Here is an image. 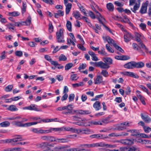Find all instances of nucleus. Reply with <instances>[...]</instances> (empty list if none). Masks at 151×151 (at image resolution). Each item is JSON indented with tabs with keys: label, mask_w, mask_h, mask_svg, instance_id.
Instances as JSON below:
<instances>
[{
	"label": "nucleus",
	"mask_w": 151,
	"mask_h": 151,
	"mask_svg": "<svg viewBox=\"0 0 151 151\" xmlns=\"http://www.w3.org/2000/svg\"><path fill=\"white\" fill-rule=\"evenodd\" d=\"M65 131H70L73 133L82 134H89L91 133V131L88 128L83 129H77L73 127H65Z\"/></svg>",
	"instance_id": "f257e3e1"
},
{
	"label": "nucleus",
	"mask_w": 151,
	"mask_h": 151,
	"mask_svg": "<svg viewBox=\"0 0 151 151\" xmlns=\"http://www.w3.org/2000/svg\"><path fill=\"white\" fill-rule=\"evenodd\" d=\"M56 38L57 42L58 43H63L65 42L63 29H60L56 32Z\"/></svg>",
	"instance_id": "f03ea898"
},
{
	"label": "nucleus",
	"mask_w": 151,
	"mask_h": 151,
	"mask_svg": "<svg viewBox=\"0 0 151 151\" xmlns=\"http://www.w3.org/2000/svg\"><path fill=\"white\" fill-rule=\"evenodd\" d=\"M141 35L139 34L138 33H136L135 35L136 40L139 42L138 44L140 47L144 50L145 52L146 53H148V52H149L150 54L151 55L150 53L151 51L149 52L148 49L147 48V47L144 44V43L142 42L140 38V37H141Z\"/></svg>",
	"instance_id": "7ed1b4c3"
},
{
	"label": "nucleus",
	"mask_w": 151,
	"mask_h": 151,
	"mask_svg": "<svg viewBox=\"0 0 151 151\" xmlns=\"http://www.w3.org/2000/svg\"><path fill=\"white\" fill-rule=\"evenodd\" d=\"M23 140L21 135H17L14 138L10 139V143L13 146L23 145L22 142H17Z\"/></svg>",
	"instance_id": "20e7f679"
},
{
	"label": "nucleus",
	"mask_w": 151,
	"mask_h": 151,
	"mask_svg": "<svg viewBox=\"0 0 151 151\" xmlns=\"http://www.w3.org/2000/svg\"><path fill=\"white\" fill-rule=\"evenodd\" d=\"M65 127L60 128H50L48 130H44V134H48L52 132V131L60 132L61 131H65Z\"/></svg>",
	"instance_id": "39448f33"
},
{
	"label": "nucleus",
	"mask_w": 151,
	"mask_h": 151,
	"mask_svg": "<svg viewBox=\"0 0 151 151\" xmlns=\"http://www.w3.org/2000/svg\"><path fill=\"white\" fill-rule=\"evenodd\" d=\"M20 25H26L25 22H13L12 23H10V30L11 31H15V26L19 27Z\"/></svg>",
	"instance_id": "423d86ee"
},
{
	"label": "nucleus",
	"mask_w": 151,
	"mask_h": 151,
	"mask_svg": "<svg viewBox=\"0 0 151 151\" xmlns=\"http://www.w3.org/2000/svg\"><path fill=\"white\" fill-rule=\"evenodd\" d=\"M134 139H124L121 140L118 142H120L122 144L125 145H131L134 144Z\"/></svg>",
	"instance_id": "0eeeda50"
},
{
	"label": "nucleus",
	"mask_w": 151,
	"mask_h": 151,
	"mask_svg": "<svg viewBox=\"0 0 151 151\" xmlns=\"http://www.w3.org/2000/svg\"><path fill=\"white\" fill-rule=\"evenodd\" d=\"M129 126V123L127 122L121 123L116 127V129L119 131L123 130L126 129V127Z\"/></svg>",
	"instance_id": "6e6552de"
},
{
	"label": "nucleus",
	"mask_w": 151,
	"mask_h": 151,
	"mask_svg": "<svg viewBox=\"0 0 151 151\" xmlns=\"http://www.w3.org/2000/svg\"><path fill=\"white\" fill-rule=\"evenodd\" d=\"M124 33V41L126 42H128L133 38V37L131 34L129 32L126 31Z\"/></svg>",
	"instance_id": "1a4fd4ad"
},
{
	"label": "nucleus",
	"mask_w": 151,
	"mask_h": 151,
	"mask_svg": "<svg viewBox=\"0 0 151 151\" xmlns=\"http://www.w3.org/2000/svg\"><path fill=\"white\" fill-rule=\"evenodd\" d=\"M122 74L124 75L133 77L135 78H138L139 76L136 74L131 72L125 71L122 72Z\"/></svg>",
	"instance_id": "9d476101"
},
{
	"label": "nucleus",
	"mask_w": 151,
	"mask_h": 151,
	"mask_svg": "<svg viewBox=\"0 0 151 151\" xmlns=\"http://www.w3.org/2000/svg\"><path fill=\"white\" fill-rule=\"evenodd\" d=\"M65 110L67 111H64L62 112L63 114L68 115L72 113L71 111L72 109V105L71 104H69L67 106H64Z\"/></svg>",
	"instance_id": "9b49d317"
},
{
	"label": "nucleus",
	"mask_w": 151,
	"mask_h": 151,
	"mask_svg": "<svg viewBox=\"0 0 151 151\" xmlns=\"http://www.w3.org/2000/svg\"><path fill=\"white\" fill-rule=\"evenodd\" d=\"M103 38L104 41H107L111 45H112L114 46V44H116L114 41L109 36H104L103 37Z\"/></svg>",
	"instance_id": "f8f14e48"
},
{
	"label": "nucleus",
	"mask_w": 151,
	"mask_h": 151,
	"mask_svg": "<svg viewBox=\"0 0 151 151\" xmlns=\"http://www.w3.org/2000/svg\"><path fill=\"white\" fill-rule=\"evenodd\" d=\"M125 68L129 69H132L135 68L134 61H131L128 63L124 65Z\"/></svg>",
	"instance_id": "ddd939ff"
},
{
	"label": "nucleus",
	"mask_w": 151,
	"mask_h": 151,
	"mask_svg": "<svg viewBox=\"0 0 151 151\" xmlns=\"http://www.w3.org/2000/svg\"><path fill=\"white\" fill-rule=\"evenodd\" d=\"M96 16H97L96 18L99 20L100 23L102 24L103 22L105 21V19L103 17L100 13H99L97 10L96 11Z\"/></svg>",
	"instance_id": "4468645a"
},
{
	"label": "nucleus",
	"mask_w": 151,
	"mask_h": 151,
	"mask_svg": "<svg viewBox=\"0 0 151 151\" xmlns=\"http://www.w3.org/2000/svg\"><path fill=\"white\" fill-rule=\"evenodd\" d=\"M103 78L101 76H96V79L94 81V83L95 84L104 83V82L103 81Z\"/></svg>",
	"instance_id": "2eb2a0df"
},
{
	"label": "nucleus",
	"mask_w": 151,
	"mask_h": 151,
	"mask_svg": "<svg viewBox=\"0 0 151 151\" xmlns=\"http://www.w3.org/2000/svg\"><path fill=\"white\" fill-rule=\"evenodd\" d=\"M140 115L142 119L145 123H149L151 122V118L148 115L144 116L142 113H141Z\"/></svg>",
	"instance_id": "dca6fc26"
},
{
	"label": "nucleus",
	"mask_w": 151,
	"mask_h": 151,
	"mask_svg": "<svg viewBox=\"0 0 151 151\" xmlns=\"http://www.w3.org/2000/svg\"><path fill=\"white\" fill-rule=\"evenodd\" d=\"M93 106L96 111H99L101 108V102L99 101H96L94 103Z\"/></svg>",
	"instance_id": "f3484780"
},
{
	"label": "nucleus",
	"mask_w": 151,
	"mask_h": 151,
	"mask_svg": "<svg viewBox=\"0 0 151 151\" xmlns=\"http://www.w3.org/2000/svg\"><path fill=\"white\" fill-rule=\"evenodd\" d=\"M102 60L104 62L109 65L113 63V60L110 57H104L103 58Z\"/></svg>",
	"instance_id": "a211bd4d"
},
{
	"label": "nucleus",
	"mask_w": 151,
	"mask_h": 151,
	"mask_svg": "<svg viewBox=\"0 0 151 151\" xmlns=\"http://www.w3.org/2000/svg\"><path fill=\"white\" fill-rule=\"evenodd\" d=\"M65 6H66L65 9V13L66 14H68L70 11V9L72 7V4L70 3H66L64 4Z\"/></svg>",
	"instance_id": "6ab92c4d"
},
{
	"label": "nucleus",
	"mask_w": 151,
	"mask_h": 151,
	"mask_svg": "<svg viewBox=\"0 0 151 151\" xmlns=\"http://www.w3.org/2000/svg\"><path fill=\"white\" fill-rule=\"evenodd\" d=\"M100 147H106L113 148L116 147L115 145H110L107 144H105L103 142H100Z\"/></svg>",
	"instance_id": "aec40b11"
},
{
	"label": "nucleus",
	"mask_w": 151,
	"mask_h": 151,
	"mask_svg": "<svg viewBox=\"0 0 151 151\" xmlns=\"http://www.w3.org/2000/svg\"><path fill=\"white\" fill-rule=\"evenodd\" d=\"M78 111V113L82 115H87L90 114L91 112L89 110H80L79 111H75L74 112Z\"/></svg>",
	"instance_id": "412c9836"
},
{
	"label": "nucleus",
	"mask_w": 151,
	"mask_h": 151,
	"mask_svg": "<svg viewBox=\"0 0 151 151\" xmlns=\"http://www.w3.org/2000/svg\"><path fill=\"white\" fill-rule=\"evenodd\" d=\"M110 66L109 65L105 63H104L102 61H100L99 67L103 69H108Z\"/></svg>",
	"instance_id": "4be33fe9"
},
{
	"label": "nucleus",
	"mask_w": 151,
	"mask_h": 151,
	"mask_svg": "<svg viewBox=\"0 0 151 151\" xmlns=\"http://www.w3.org/2000/svg\"><path fill=\"white\" fill-rule=\"evenodd\" d=\"M100 142L93 143L90 144H85L84 146L88 148L100 147Z\"/></svg>",
	"instance_id": "5701e85b"
},
{
	"label": "nucleus",
	"mask_w": 151,
	"mask_h": 151,
	"mask_svg": "<svg viewBox=\"0 0 151 151\" xmlns=\"http://www.w3.org/2000/svg\"><path fill=\"white\" fill-rule=\"evenodd\" d=\"M90 137L91 138L101 139L104 138L103 135L100 134H96L91 135Z\"/></svg>",
	"instance_id": "b1692460"
},
{
	"label": "nucleus",
	"mask_w": 151,
	"mask_h": 151,
	"mask_svg": "<svg viewBox=\"0 0 151 151\" xmlns=\"http://www.w3.org/2000/svg\"><path fill=\"white\" fill-rule=\"evenodd\" d=\"M135 68H141L143 67L145 65L144 63L141 62L137 63L134 61Z\"/></svg>",
	"instance_id": "393cba45"
},
{
	"label": "nucleus",
	"mask_w": 151,
	"mask_h": 151,
	"mask_svg": "<svg viewBox=\"0 0 151 151\" xmlns=\"http://www.w3.org/2000/svg\"><path fill=\"white\" fill-rule=\"evenodd\" d=\"M52 65H54L55 68H57L58 69H61L63 68V66L61 65L60 64L58 63L57 61L52 62Z\"/></svg>",
	"instance_id": "a878e982"
},
{
	"label": "nucleus",
	"mask_w": 151,
	"mask_h": 151,
	"mask_svg": "<svg viewBox=\"0 0 151 151\" xmlns=\"http://www.w3.org/2000/svg\"><path fill=\"white\" fill-rule=\"evenodd\" d=\"M106 7L108 10L110 12H113L114 10V6L113 4L109 3L106 4Z\"/></svg>",
	"instance_id": "bb28decb"
},
{
	"label": "nucleus",
	"mask_w": 151,
	"mask_h": 151,
	"mask_svg": "<svg viewBox=\"0 0 151 151\" xmlns=\"http://www.w3.org/2000/svg\"><path fill=\"white\" fill-rule=\"evenodd\" d=\"M12 123L13 124L18 127H25V123L22 124L21 122L14 121Z\"/></svg>",
	"instance_id": "cd10ccee"
},
{
	"label": "nucleus",
	"mask_w": 151,
	"mask_h": 151,
	"mask_svg": "<svg viewBox=\"0 0 151 151\" xmlns=\"http://www.w3.org/2000/svg\"><path fill=\"white\" fill-rule=\"evenodd\" d=\"M99 53L103 56H108V54L106 52L105 49L102 48L101 50L98 51Z\"/></svg>",
	"instance_id": "c85d7f7f"
},
{
	"label": "nucleus",
	"mask_w": 151,
	"mask_h": 151,
	"mask_svg": "<svg viewBox=\"0 0 151 151\" xmlns=\"http://www.w3.org/2000/svg\"><path fill=\"white\" fill-rule=\"evenodd\" d=\"M132 46L133 49L134 50L138 51L139 52L142 51L144 54H145L142 51V50L139 48V47H141L139 46L138 47V45L137 44L135 43H133L132 44Z\"/></svg>",
	"instance_id": "c756f323"
},
{
	"label": "nucleus",
	"mask_w": 151,
	"mask_h": 151,
	"mask_svg": "<svg viewBox=\"0 0 151 151\" xmlns=\"http://www.w3.org/2000/svg\"><path fill=\"white\" fill-rule=\"evenodd\" d=\"M66 26L68 30L70 32H71L72 31V24L71 22L70 21H67Z\"/></svg>",
	"instance_id": "7c9ffc66"
},
{
	"label": "nucleus",
	"mask_w": 151,
	"mask_h": 151,
	"mask_svg": "<svg viewBox=\"0 0 151 151\" xmlns=\"http://www.w3.org/2000/svg\"><path fill=\"white\" fill-rule=\"evenodd\" d=\"M69 147L68 145H65L60 146V151H70V149H67Z\"/></svg>",
	"instance_id": "2f4dec72"
},
{
	"label": "nucleus",
	"mask_w": 151,
	"mask_h": 151,
	"mask_svg": "<svg viewBox=\"0 0 151 151\" xmlns=\"http://www.w3.org/2000/svg\"><path fill=\"white\" fill-rule=\"evenodd\" d=\"M9 97V95H5L1 96L0 98L1 99H4V102L6 103H8L9 102V99H6L8 98Z\"/></svg>",
	"instance_id": "473e14b6"
},
{
	"label": "nucleus",
	"mask_w": 151,
	"mask_h": 151,
	"mask_svg": "<svg viewBox=\"0 0 151 151\" xmlns=\"http://www.w3.org/2000/svg\"><path fill=\"white\" fill-rule=\"evenodd\" d=\"M101 74L105 77H107L109 76L108 72L105 70H102Z\"/></svg>",
	"instance_id": "72a5a7b5"
},
{
	"label": "nucleus",
	"mask_w": 151,
	"mask_h": 151,
	"mask_svg": "<svg viewBox=\"0 0 151 151\" xmlns=\"http://www.w3.org/2000/svg\"><path fill=\"white\" fill-rule=\"evenodd\" d=\"M73 16L77 19H79V18L80 17L81 14L78 11H76L74 12L73 13Z\"/></svg>",
	"instance_id": "f704fd0d"
},
{
	"label": "nucleus",
	"mask_w": 151,
	"mask_h": 151,
	"mask_svg": "<svg viewBox=\"0 0 151 151\" xmlns=\"http://www.w3.org/2000/svg\"><path fill=\"white\" fill-rule=\"evenodd\" d=\"M73 66L72 63H69L66 64L65 66V70H68L71 68Z\"/></svg>",
	"instance_id": "c9c22d12"
},
{
	"label": "nucleus",
	"mask_w": 151,
	"mask_h": 151,
	"mask_svg": "<svg viewBox=\"0 0 151 151\" xmlns=\"http://www.w3.org/2000/svg\"><path fill=\"white\" fill-rule=\"evenodd\" d=\"M89 123L91 124H93L94 125H102V123L100 121H92L89 122Z\"/></svg>",
	"instance_id": "e433bc0d"
},
{
	"label": "nucleus",
	"mask_w": 151,
	"mask_h": 151,
	"mask_svg": "<svg viewBox=\"0 0 151 151\" xmlns=\"http://www.w3.org/2000/svg\"><path fill=\"white\" fill-rule=\"evenodd\" d=\"M9 122L8 121L0 123V126L1 127H6L9 126Z\"/></svg>",
	"instance_id": "4c0bfd02"
},
{
	"label": "nucleus",
	"mask_w": 151,
	"mask_h": 151,
	"mask_svg": "<svg viewBox=\"0 0 151 151\" xmlns=\"http://www.w3.org/2000/svg\"><path fill=\"white\" fill-rule=\"evenodd\" d=\"M70 151H88V150L84 149L77 148H70Z\"/></svg>",
	"instance_id": "58836bf2"
},
{
	"label": "nucleus",
	"mask_w": 151,
	"mask_h": 151,
	"mask_svg": "<svg viewBox=\"0 0 151 151\" xmlns=\"http://www.w3.org/2000/svg\"><path fill=\"white\" fill-rule=\"evenodd\" d=\"M67 59L66 57L63 54H61L59 57V61H65Z\"/></svg>",
	"instance_id": "ea45409f"
},
{
	"label": "nucleus",
	"mask_w": 151,
	"mask_h": 151,
	"mask_svg": "<svg viewBox=\"0 0 151 151\" xmlns=\"http://www.w3.org/2000/svg\"><path fill=\"white\" fill-rule=\"evenodd\" d=\"M139 7V4L136 3L135 5L134 6L133 9H131V10L134 13L136 12V11L138 10Z\"/></svg>",
	"instance_id": "a19ab883"
},
{
	"label": "nucleus",
	"mask_w": 151,
	"mask_h": 151,
	"mask_svg": "<svg viewBox=\"0 0 151 151\" xmlns=\"http://www.w3.org/2000/svg\"><path fill=\"white\" fill-rule=\"evenodd\" d=\"M106 47L107 50L110 52L113 53L114 52V50L108 44L106 45Z\"/></svg>",
	"instance_id": "79ce46f5"
},
{
	"label": "nucleus",
	"mask_w": 151,
	"mask_h": 151,
	"mask_svg": "<svg viewBox=\"0 0 151 151\" xmlns=\"http://www.w3.org/2000/svg\"><path fill=\"white\" fill-rule=\"evenodd\" d=\"M49 27V32L51 33L53 32L54 29V27L51 22H50Z\"/></svg>",
	"instance_id": "37998d69"
},
{
	"label": "nucleus",
	"mask_w": 151,
	"mask_h": 151,
	"mask_svg": "<svg viewBox=\"0 0 151 151\" xmlns=\"http://www.w3.org/2000/svg\"><path fill=\"white\" fill-rule=\"evenodd\" d=\"M128 151H140L139 148L136 146H133L129 148Z\"/></svg>",
	"instance_id": "c03bdc74"
},
{
	"label": "nucleus",
	"mask_w": 151,
	"mask_h": 151,
	"mask_svg": "<svg viewBox=\"0 0 151 151\" xmlns=\"http://www.w3.org/2000/svg\"><path fill=\"white\" fill-rule=\"evenodd\" d=\"M45 59L48 61L50 62L51 64L52 65V62H54V61H53L52 60V59L51 58L50 56H49L48 55H45Z\"/></svg>",
	"instance_id": "a18cd8bd"
},
{
	"label": "nucleus",
	"mask_w": 151,
	"mask_h": 151,
	"mask_svg": "<svg viewBox=\"0 0 151 151\" xmlns=\"http://www.w3.org/2000/svg\"><path fill=\"white\" fill-rule=\"evenodd\" d=\"M26 22V25L29 26L31 22V18L30 16H29L27 18Z\"/></svg>",
	"instance_id": "49530a36"
},
{
	"label": "nucleus",
	"mask_w": 151,
	"mask_h": 151,
	"mask_svg": "<svg viewBox=\"0 0 151 151\" xmlns=\"http://www.w3.org/2000/svg\"><path fill=\"white\" fill-rule=\"evenodd\" d=\"M20 15V13L18 12L14 11L10 12V16L17 17Z\"/></svg>",
	"instance_id": "de8ad7c7"
},
{
	"label": "nucleus",
	"mask_w": 151,
	"mask_h": 151,
	"mask_svg": "<svg viewBox=\"0 0 151 151\" xmlns=\"http://www.w3.org/2000/svg\"><path fill=\"white\" fill-rule=\"evenodd\" d=\"M147 10V7L144 6H142L140 10V12L141 14H144L146 12Z\"/></svg>",
	"instance_id": "09e8293b"
},
{
	"label": "nucleus",
	"mask_w": 151,
	"mask_h": 151,
	"mask_svg": "<svg viewBox=\"0 0 151 151\" xmlns=\"http://www.w3.org/2000/svg\"><path fill=\"white\" fill-rule=\"evenodd\" d=\"M78 77L77 76L76 74H74L71 75L70 76V79L72 81H76L77 80Z\"/></svg>",
	"instance_id": "8fccbe9b"
},
{
	"label": "nucleus",
	"mask_w": 151,
	"mask_h": 151,
	"mask_svg": "<svg viewBox=\"0 0 151 151\" xmlns=\"http://www.w3.org/2000/svg\"><path fill=\"white\" fill-rule=\"evenodd\" d=\"M114 46L120 52H124V50L119 46L117 45L116 43L114 44Z\"/></svg>",
	"instance_id": "3c124183"
},
{
	"label": "nucleus",
	"mask_w": 151,
	"mask_h": 151,
	"mask_svg": "<svg viewBox=\"0 0 151 151\" xmlns=\"http://www.w3.org/2000/svg\"><path fill=\"white\" fill-rule=\"evenodd\" d=\"M83 82H81L79 83H76L73 84L72 86L73 88L79 87L81 86H83Z\"/></svg>",
	"instance_id": "603ef678"
},
{
	"label": "nucleus",
	"mask_w": 151,
	"mask_h": 151,
	"mask_svg": "<svg viewBox=\"0 0 151 151\" xmlns=\"http://www.w3.org/2000/svg\"><path fill=\"white\" fill-rule=\"evenodd\" d=\"M143 129L145 132L146 133H149L151 131V128L149 127L146 126L143 127Z\"/></svg>",
	"instance_id": "864d4df0"
},
{
	"label": "nucleus",
	"mask_w": 151,
	"mask_h": 151,
	"mask_svg": "<svg viewBox=\"0 0 151 151\" xmlns=\"http://www.w3.org/2000/svg\"><path fill=\"white\" fill-rule=\"evenodd\" d=\"M67 43L68 44L70 45L71 44H72L74 46H75L76 45L74 43V42L73 41V40H72L70 39H67Z\"/></svg>",
	"instance_id": "5fc2aeb1"
},
{
	"label": "nucleus",
	"mask_w": 151,
	"mask_h": 151,
	"mask_svg": "<svg viewBox=\"0 0 151 151\" xmlns=\"http://www.w3.org/2000/svg\"><path fill=\"white\" fill-rule=\"evenodd\" d=\"M26 5L24 2H23V6L22 9V14H24L26 11Z\"/></svg>",
	"instance_id": "6e6d98bb"
},
{
	"label": "nucleus",
	"mask_w": 151,
	"mask_h": 151,
	"mask_svg": "<svg viewBox=\"0 0 151 151\" xmlns=\"http://www.w3.org/2000/svg\"><path fill=\"white\" fill-rule=\"evenodd\" d=\"M18 110V109L16 107L15 105H12L10 106V111H17Z\"/></svg>",
	"instance_id": "4d7b16f0"
},
{
	"label": "nucleus",
	"mask_w": 151,
	"mask_h": 151,
	"mask_svg": "<svg viewBox=\"0 0 151 151\" xmlns=\"http://www.w3.org/2000/svg\"><path fill=\"white\" fill-rule=\"evenodd\" d=\"M124 18L125 19V21H124V20H123L122 19V20L123 21H122L123 22H124L125 23H128L130 24L131 23L130 20L128 18L127 16L126 15H124L123 16Z\"/></svg>",
	"instance_id": "13d9d810"
},
{
	"label": "nucleus",
	"mask_w": 151,
	"mask_h": 151,
	"mask_svg": "<svg viewBox=\"0 0 151 151\" xmlns=\"http://www.w3.org/2000/svg\"><path fill=\"white\" fill-rule=\"evenodd\" d=\"M86 66V65L85 63H82L78 67V69L80 70L82 69H85Z\"/></svg>",
	"instance_id": "bf43d9fd"
},
{
	"label": "nucleus",
	"mask_w": 151,
	"mask_h": 151,
	"mask_svg": "<svg viewBox=\"0 0 151 151\" xmlns=\"http://www.w3.org/2000/svg\"><path fill=\"white\" fill-rule=\"evenodd\" d=\"M31 107V110H34L37 111H40L41 110H38L37 108L36 107L35 105L34 104L30 105Z\"/></svg>",
	"instance_id": "052dcab7"
},
{
	"label": "nucleus",
	"mask_w": 151,
	"mask_h": 151,
	"mask_svg": "<svg viewBox=\"0 0 151 151\" xmlns=\"http://www.w3.org/2000/svg\"><path fill=\"white\" fill-rule=\"evenodd\" d=\"M56 137L53 136H49L48 141L50 142H55Z\"/></svg>",
	"instance_id": "680f3d73"
},
{
	"label": "nucleus",
	"mask_w": 151,
	"mask_h": 151,
	"mask_svg": "<svg viewBox=\"0 0 151 151\" xmlns=\"http://www.w3.org/2000/svg\"><path fill=\"white\" fill-rule=\"evenodd\" d=\"M78 47L80 49L83 51H85L86 50V48L81 44H78L77 45Z\"/></svg>",
	"instance_id": "e2e57ef3"
},
{
	"label": "nucleus",
	"mask_w": 151,
	"mask_h": 151,
	"mask_svg": "<svg viewBox=\"0 0 151 151\" xmlns=\"http://www.w3.org/2000/svg\"><path fill=\"white\" fill-rule=\"evenodd\" d=\"M22 150V148L19 147H14L10 149V151H21Z\"/></svg>",
	"instance_id": "0e129e2a"
},
{
	"label": "nucleus",
	"mask_w": 151,
	"mask_h": 151,
	"mask_svg": "<svg viewBox=\"0 0 151 151\" xmlns=\"http://www.w3.org/2000/svg\"><path fill=\"white\" fill-rule=\"evenodd\" d=\"M15 54L16 56L20 57L22 56L23 53L21 51H17L15 52Z\"/></svg>",
	"instance_id": "69168bd1"
},
{
	"label": "nucleus",
	"mask_w": 151,
	"mask_h": 151,
	"mask_svg": "<svg viewBox=\"0 0 151 151\" xmlns=\"http://www.w3.org/2000/svg\"><path fill=\"white\" fill-rule=\"evenodd\" d=\"M61 140L62 143H65L68 142L69 140L68 139V137L64 138H60Z\"/></svg>",
	"instance_id": "338daca9"
},
{
	"label": "nucleus",
	"mask_w": 151,
	"mask_h": 151,
	"mask_svg": "<svg viewBox=\"0 0 151 151\" xmlns=\"http://www.w3.org/2000/svg\"><path fill=\"white\" fill-rule=\"evenodd\" d=\"M75 95L74 94H70L69 96L68 99H69V101L70 102L73 101Z\"/></svg>",
	"instance_id": "774afa93"
}]
</instances>
